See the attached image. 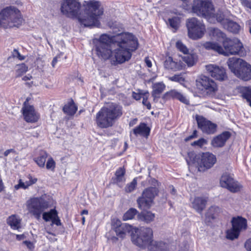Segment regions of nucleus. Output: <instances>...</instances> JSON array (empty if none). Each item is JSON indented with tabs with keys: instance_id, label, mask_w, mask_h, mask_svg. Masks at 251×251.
Returning a JSON list of instances; mask_svg holds the SVG:
<instances>
[{
	"instance_id": "26",
	"label": "nucleus",
	"mask_w": 251,
	"mask_h": 251,
	"mask_svg": "<svg viewBox=\"0 0 251 251\" xmlns=\"http://www.w3.org/2000/svg\"><path fill=\"white\" fill-rule=\"evenodd\" d=\"M126 170L125 167H119L115 173V176L111 178V182L113 184L119 185L120 183L124 182L126 181L125 176Z\"/></svg>"
},
{
	"instance_id": "11",
	"label": "nucleus",
	"mask_w": 251,
	"mask_h": 251,
	"mask_svg": "<svg viewBox=\"0 0 251 251\" xmlns=\"http://www.w3.org/2000/svg\"><path fill=\"white\" fill-rule=\"evenodd\" d=\"M156 195L155 187H149L145 189L142 195L137 200L138 207L142 210L150 209L154 203L155 196Z\"/></svg>"
},
{
	"instance_id": "55",
	"label": "nucleus",
	"mask_w": 251,
	"mask_h": 251,
	"mask_svg": "<svg viewBox=\"0 0 251 251\" xmlns=\"http://www.w3.org/2000/svg\"><path fill=\"white\" fill-rule=\"evenodd\" d=\"M32 76L31 75H27L24 76L22 78V79L24 81H27V80H30L31 79H32Z\"/></svg>"
},
{
	"instance_id": "17",
	"label": "nucleus",
	"mask_w": 251,
	"mask_h": 251,
	"mask_svg": "<svg viewBox=\"0 0 251 251\" xmlns=\"http://www.w3.org/2000/svg\"><path fill=\"white\" fill-rule=\"evenodd\" d=\"M220 184L222 187L227 189L230 192L235 193L239 191L241 188V185L229 174L226 173L223 174L220 179Z\"/></svg>"
},
{
	"instance_id": "53",
	"label": "nucleus",
	"mask_w": 251,
	"mask_h": 251,
	"mask_svg": "<svg viewBox=\"0 0 251 251\" xmlns=\"http://www.w3.org/2000/svg\"><path fill=\"white\" fill-rule=\"evenodd\" d=\"M59 57L58 56H56L53 58V60L51 62V65L53 68H54L56 63L58 62V58Z\"/></svg>"
},
{
	"instance_id": "24",
	"label": "nucleus",
	"mask_w": 251,
	"mask_h": 251,
	"mask_svg": "<svg viewBox=\"0 0 251 251\" xmlns=\"http://www.w3.org/2000/svg\"><path fill=\"white\" fill-rule=\"evenodd\" d=\"M231 134L228 131H225L215 137L211 141V145L215 148L223 147L226 141L229 138Z\"/></svg>"
},
{
	"instance_id": "48",
	"label": "nucleus",
	"mask_w": 251,
	"mask_h": 251,
	"mask_svg": "<svg viewBox=\"0 0 251 251\" xmlns=\"http://www.w3.org/2000/svg\"><path fill=\"white\" fill-rule=\"evenodd\" d=\"M158 251H168V245L160 242L158 244Z\"/></svg>"
},
{
	"instance_id": "32",
	"label": "nucleus",
	"mask_w": 251,
	"mask_h": 251,
	"mask_svg": "<svg viewBox=\"0 0 251 251\" xmlns=\"http://www.w3.org/2000/svg\"><path fill=\"white\" fill-rule=\"evenodd\" d=\"M183 60L189 67L193 66L197 60V56L196 54H188L182 57Z\"/></svg>"
},
{
	"instance_id": "15",
	"label": "nucleus",
	"mask_w": 251,
	"mask_h": 251,
	"mask_svg": "<svg viewBox=\"0 0 251 251\" xmlns=\"http://www.w3.org/2000/svg\"><path fill=\"white\" fill-rule=\"evenodd\" d=\"M215 23H220L225 29L231 32L237 33L240 30V25L236 22L229 20L225 17L222 11H219Z\"/></svg>"
},
{
	"instance_id": "63",
	"label": "nucleus",
	"mask_w": 251,
	"mask_h": 251,
	"mask_svg": "<svg viewBox=\"0 0 251 251\" xmlns=\"http://www.w3.org/2000/svg\"><path fill=\"white\" fill-rule=\"evenodd\" d=\"M81 221H82V225H84L85 224V218L84 217H82V218H81Z\"/></svg>"
},
{
	"instance_id": "31",
	"label": "nucleus",
	"mask_w": 251,
	"mask_h": 251,
	"mask_svg": "<svg viewBox=\"0 0 251 251\" xmlns=\"http://www.w3.org/2000/svg\"><path fill=\"white\" fill-rule=\"evenodd\" d=\"M48 156V154L47 151L41 150L39 152L38 156L34 157L33 160L39 167L44 168Z\"/></svg>"
},
{
	"instance_id": "2",
	"label": "nucleus",
	"mask_w": 251,
	"mask_h": 251,
	"mask_svg": "<svg viewBox=\"0 0 251 251\" xmlns=\"http://www.w3.org/2000/svg\"><path fill=\"white\" fill-rule=\"evenodd\" d=\"M86 12L83 16H79L81 3L78 0H63L61 5V12L66 17L77 18L81 25L85 27H100V19L103 11L100 9L99 1L91 0L85 1Z\"/></svg>"
},
{
	"instance_id": "23",
	"label": "nucleus",
	"mask_w": 251,
	"mask_h": 251,
	"mask_svg": "<svg viewBox=\"0 0 251 251\" xmlns=\"http://www.w3.org/2000/svg\"><path fill=\"white\" fill-rule=\"evenodd\" d=\"M164 65L166 69L174 72L180 71L185 66L181 61L174 60L171 57H169L165 60Z\"/></svg>"
},
{
	"instance_id": "46",
	"label": "nucleus",
	"mask_w": 251,
	"mask_h": 251,
	"mask_svg": "<svg viewBox=\"0 0 251 251\" xmlns=\"http://www.w3.org/2000/svg\"><path fill=\"white\" fill-rule=\"evenodd\" d=\"M149 93H147L144 95V97L143 98L142 103L143 104L146 106L147 108L149 110L151 109V104L150 101L148 100V99L149 97Z\"/></svg>"
},
{
	"instance_id": "56",
	"label": "nucleus",
	"mask_w": 251,
	"mask_h": 251,
	"mask_svg": "<svg viewBox=\"0 0 251 251\" xmlns=\"http://www.w3.org/2000/svg\"><path fill=\"white\" fill-rule=\"evenodd\" d=\"M4 189V185L2 182V180L0 178V193L2 192Z\"/></svg>"
},
{
	"instance_id": "52",
	"label": "nucleus",
	"mask_w": 251,
	"mask_h": 251,
	"mask_svg": "<svg viewBox=\"0 0 251 251\" xmlns=\"http://www.w3.org/2000/svg\"><path fill=\"white\" fill-rule=\"evenodd\" d=\"M138 122V119L137 118H133L130 120L129 122V127H132L134 125H135Z\"/></svg>"
},
{
	"instance_id": "28",
	"label": "nucleus",
	"mask_w": 251,
	"mask_h": 251,
	"mask_svg": "<svg viewBox=\"0 0 251 251\" xmlns=\"http://www.w3.org/2000/svg\"><path fill=\"white\" fill-rule=\"evenodd\" d=\"M207 199L203 197H196L192 202V207L198 212L201 213L205 207Z\"/></svg>"
},
{
	"instance_id": "57",
	"label": "nucleus",
	"mask_w": 251,
	"mask_h": 251,
	"mask_svg": "<svg viewBox=\"0 0 251 251\" xmlns=\"http://www.w3.org/2000/svg\"><path fill=\"white\" fill-rule=\"evenodd\" d=\"M156 85V84H153V96L154 98H155L156 95L157 94V88L155 87V85Z\"/></svg>"
},
{
	"instance_id": "12",
	"label": "nucleus",
	"mask_w": 251,
	"mask_h": 251,
	"mask_svg": "<svg viewBox=\"0 0 251 251\" xmlns=\"http://www.w3.org/2000/svg\"><path fill=\"white\" fill-rule=\"evenodd\" d=\"M30 98L27 97L23 104L21 112L24 120L27 123H37L40 118V114L33 105L29 103Z\"/></svg>"
},
{
	"instance_id": "42",
	"label": "nucleus",
	"mask_w": 251,
	"mask_h": 251,
	"mask_svg": "<svg viewBox=\"0 0 251 251\" xmlns=\"http://www.w3.org/2000/svg\"><path fill=\"white\" fill-rule=\"evenodd\" d=\"M137 184L136 178H134L132 181L127 183L125 187V191L127 193H130L133 191L136 187Z\"/></svg>"
},
{
	"instance_id": "27",
	"label": "nucleus",
	"mask_w": 251,
	"mask_h": 251,
	"mask_svg": "<svg viewBox=\"0 0 251 251\" xmlns=\"http://www.w3.org/2000/svg\"><path fill=\"white\" fill-rule=\"evenodd\" d=\"M78 107L75 103L74 100L71 99L67 103L65 104L63 107L62 111L63 112L70 116H73L76 112Z\"/></svg>"
},
{
	"instance_id": "18",
	"label": "nucleus",
	"mask_w": 251,
	"mask_h": 251,
	"mask_svg": "<svg viewBox=\"0 0 251 251\" xmlns=\"http://www.w3.org/2000/svg\"><path fill=\"white\" fill-rule=\"evenodd\" d=\"M196 120L199 128L206 134H213L216 131L217 125L201 116L197 115Z\"/></svg>"
},
{
	"instance_id": "49",
	"label": "nucleus",
	"mask_w": 251,
	"mask_h": 251,
	"mask_svg": "<svg viewBox=\"0 0 251 251\" xmlns=\"http://www.w3.org/2000/svg\"><path fill=\"white\" fill-rule=\"evenodd\" d=\"M13 55L14 57H17L20 60H23L25 59V56L22 55L16 49L14 50Z\"/></svg>"
},
{
	"instance_id": "6",
	"label": "nucleus",
	"mask_w": 251,
	"mask_h": 251,
	"mask_svg": "<svg viewBox=\"0 0 251 251\" xmlns=\"http://www.w3.org/2000/svg\"><path fill=\"white\" fill-rule=\"evenodd\" d=\"M192 10L197 16L206 19L212 24H215V20L220 11H215L211 0H194Z\"/></svg>"
},
{
	"instance_id": "47",
	"label": "nucleus",
	"mask_w": 251,
	"mask_h": 251,
	"mask_svg": "<svg viewBox=\"0 0 251 251\" xmlns=\"http://www.w3.org/2000/svg\"><path fill=\"white\" fill-rule=\"evenodd\" d=\"M147 93H136L135 92H132V97L134 99L136 100H140L141 99H143L144 97V95Z\"/></svg>"
},
{
	"instance_id": "36",
	"label": "nucleus",
	"mask_w": 251,
	"mask_h": 251,
	"mask_svg": "<svg viewBox=\"0 0 251 251\" xmlns=\"http://www.w3.org/2000/svg\"><path fill=\"white\" fill-rule=\"evenodd\" d=\"M209 30L210 35L215 37L217 40H220L221 38L224 39L225 34L218 28L211 27Z\"/></svg>"
},
{
	"instance_id": "64",
	"label": "nucleus",
	"mask_w": 251,
	"mask_h": 251,
	"mask_svg": "<svg viewBox=\"0 0 251 251\" xmlns=\"http://www.w3.org/2000/svg\"><path fill=\"white\" fill-rule=\"evenodd\" d=\"M10 152V151L9 150H6L5 152H4V155L5 156H7L8 155V154Z\"/></svg>"
},
{
	"instance_id": "50",
	"label": "nucleus",
	"mask_w": 251,
	"mask_h": 251,
	"mask_svg": "<svg viewBox=\"0 0 251 251\" xmlns=\"http://www.w3.org/2000/svg\"><path fill=\"white\" fill-rule=\"evenodd\" d=\"M244 246L248 251H251V238L245 242Z\"/></svg>"
},
{
	"instance_id": "37",
	"label": "nucleus",
	"mask_w": 251,
	"mask_h": 251,
	"mask_svg": "<svg viewBox=\"0 0 251 251\" xmlns=\"http://www.w3.org/2000/svg\"><path fill=\"white\" fill-rule=\"evenodd\" d=\"M240 234L239 230H236L233 227L227 230L226 232V237L227 239L233 240L237 239Z\"/></svg>"
},
{
	"instance_id": "10",
	"label": "nucleus",
	"mask_w": 251,
	"mask_h": 251,
	"mask_svg": "<svg viewBox=\"0 0 251 251\" xmlns=\"http://www.w3.org/2000/svg\"><path fill=\"white\" fill-rule=\"evenodd\" d=\"M188 37L193 40L201 38L206 31L204 24L196 18L188 19L186 23Z\"/></svg>"
},
{
	"instance_id": "25",
	"label": "nucleus",
	"mask_w": 251,
	"mask_h": 251,
	"mask_svg": "<svg viewBox=\"0 0 251 251\" xmlns=\"http://www.w3.org/2000/svg\"><path fill=\"white\" fill-rule=\"evenodd\" d=\"M170 98L177 99L185 104L189 103V100L181 93L176 90H172L167 92L163 96V99L165 100Z\"/></svg>"
},
{
	"instance_id": "22",
	"label": "nucleus",
	"mask_w": 251,
	"mask_h": 251,
	"mask_svg": "<svg viewBox=\"0 0 251 251\" xmlns=\"http://www.w3.org/2000/svg\"><path fill=\"white\" fill-rule=\"evenodd\" d=\"M132 132L135 136H140L148 138L150 134L151 128L144 122H141L132 129Z\"/></svg>"
},
{
	"instance_id": "62",
	"label": "nucleus",
	"mask_w": 251,
	"mask_h": 251,
	"mask_svg": "<svg viewBox=\"0 0 251 251\" xmlns=\"http://www.w3.org/2000/svg\"><path fill=\"white\" fill-rule=\"evenodd\" d=\"M192 135L194 137V138H196L197 137V131L196 130H194Z\"/></svg>"
},
{
	"instance_id": "19",
	"label": "nucleus",
	"mask_w": 251,
	"mask_h": 251,
	"mask_svg": "<svg viewBox=\"0 0 251 251\" xmlns=\"http://www.w3.org/2000/svg\"><path fill=\"white\" fill-rule=\"evenodd\" d=\"M112 226L116 235L122 239L124 238L126 233H129L131 229V226L127 224H121V221L118 220L113 224Z\"/></svg>"
},
{
	"instance_id": "14",
	"label": "nucleus",
	"mask_w": 251,
	"mask_h": 251,
	"mask_svg": "<svg viewBox=\"0 0 251 251\" xmlns=\"http://www.w3.org/2000/svg\"><path fill=\"white\" fill-rule=\"evenodd\" d=\"M27 205L29 209L37 218H39L42 212L48 207V202L41 197L31 198L27 202Z\"/></svg>"
},
{
	"instance_id": "60",
	"label": "nucleus",
	"mask_w": 251,
	"mask_h": 251,
	"mask_svg": "<svg viewBox=\"0 0 251 251\" xmlns=\"http://www.w3.org/2000/svg\"><path fill=\"white\" fill-rule=\"evenodd\" d=\"M166 201V194H163V197L161 200L162 202H165Z\"/></svg>"
},
{
	"instance_id": "1",
	"label": "nucleus",
	"mask_w": 251,
	"mask_h": 251,
	"mask_svg": "<svg viewBox=\"0 0 251 251\" xmlns=\"http://www.w3.org/2000/svg\"><path fill=\"white\" fill-rule=\"evenodd\" d=\"M138 47L137 39L129 32L115 35L101 34L95 44L98 57L104 61L110 60L112 65L121 64L129 60L132 52Z\"/></svg>"
},
{
	"instance_id": "44",
	"label": "nucleus",
	"mask_w": 251,
	"mask_h": 251,
	"mask_svg": "<svg viewBox=\"0 0 251 251\" xmlns=\"http://www.w3.org/2000/svg\"><path fill=\"white\" fill-rule=\"evenodd\" d=\"M169 79L172 81L177 82L180 84H182L184 82V78L181 75H175L169 77Z\"/></svg>"
},
{
	"instance_id": "30",
	"label": "nucleus",
	"mask_w": 251,
	"mask_h": 251,
	"mask_svg": "<svg viewBox=\"0 0 251 251\" xmlns=\"http://www.w3.org/2000/svg\"><path fill=\"white\" fill-rule=\"evenodd\" d=\"M155 218L154 214L150 211L143 210L137 215V218L139 221L149 223L152 221Z\"/></svg>"
},
{
	"instance_id": "3",
	"label": "nucleus",
	"mask_w": 251,
	"mask_h": 251,
	"mask_svg": "<svg viewBox=\"0 0 251 251\" xmlns=\"http://www.w3.org/2000/svg\"><path fill=\"white\" fill-rule=\"evenodd\" d=\"M123 114L122 105L116 102H108L96 113L95 121L99 128H107L113 126Z\"/></svg>"
},
{
	"instance_id": "13",
	"label": "nucleus",
	"mask_w": 251,
	"mask_h": 251,
	"mask_svg": "<svg viewBox=\"0 0 251 251\" xmlns=\"http://www.w3.org/2000/svg\"><path fill=\"white\" fill-rule=\"evenodd\" d=\"M197 86L210 97L214 96L218 90V86L216 82L206 76H202L199 80H197Z\"/></svg>"
},
{
	"instance_id": "41",
	"label": "nucleus",
	"mask_w": 251,
	"mask_h": 251,
	"mask_svg": "<svg viewBox=\"0 0 251 251\" xmlns=\"http://www.w3.org/2000/svg\"><path fill=\"white\" fill-rule=\"evenodd\" d=\"M46 169L51 172H54L56 167V163L52 157H50L47 161L46 165Z\"/></svg>"
},
{
	"instance_id": "51",
	"label": "nucleus",
	"mask_w": 251,
	"mask_h": 251,
	"mask_svg": "<svg viewBox=\"0 0 251 251\" xmlns=\"http://www.w3.org/2000/svg\"><path fill=\"white\" fill-rule=\"evenodd\" d=\"M166 86L163 82L158 83V94L161 93L165 89Z\"/></svg>"
},
{
	"instance_id": "29",
	"label": "nucleus",
	"mask_w": 251,
	"mask_h": 251,
	"mask_svg": "<svg viewBox=\"0 0 251 251\" xmlns=\"http://www.w3.org/2000/svg\"><path fill=\"white\" fill-rule=\"evenodd\" d=\"M232 226L240 232L245 230L247 227V222L246 219L241 217L233 218L232 220Z\"/></svg>"
},
{
	"instance_id": "9",
	"label": "nucleus",
	"mask_w": 251,
	"mask_h": 251,
	"mask_svg": "<svg viewBox=\"0 0 251 251\" xmlns=\"http://www.w3.org/2000/svg\"><path fill=\"white\" fill-rule=\"evenodd\" d=\"M216 157L209 152L203 153L201 155H196L193 160H187L189 165L192 164L196 166L200 172H203L211 168L216 162Z\"/></svg>"
},
{
	"instance_id": "5",
	"label": "nucleus",
	"mask_w": 251,
	"mask_h": 251,
	"mask_svg": "<svg viewBox=\"0 0 251 251\" xmlns=\"http://www.w3.org/2000/svg\"><path fill=\"white\" fill-rule=\"evenodd\" d=\"M24 20L20 10L14 6H8L0 11V27L4 29L19 27Z\"/></svg>"
},
{
	"instance_id": "7",
	"label": "nucleus",
	"mask_w": 251,
	"mask_h": 251,
	"mask_svg": "<svg viewBox=\"0 0 251 251\" xmlns=\"http://www.w3.org/2000/svg\"><path fill=\"white\" fill-rule=\"evenodd\" d=\"M136 232V235L131 236V240L134 245L142 249L148 247L149 251H157V242L153 240L151 228L141 227Z\"/></svg>"
},
{
	"instance_id": "45",
	"label": "nucleus",
	"mask_w": 251,
	"mask_h": 251,
	"mask_svg": "<svg viewBox=\"0 0 251 251\" xmlns=\"http://www.w3.org/2000/svg\"><path fill=\"white\" fill-rule=\"evenodd\" d=\"M207 141L205 139L201 138L197 141H195L191 143V145L193 146H198L201 148L204 145L207 144Z\"/></svg>"
},
{
	"instance_id": "4",
	"label": "nucleus",
	"mask_w": 251,
	"mask_h": 251,
	"mask_svg": "<svg viewBox=\"0 0 251 251\" xmlns=\"http://www.w3.org/2000/svg\"><path fill=\"white\" fill-rule=\"evenodd\" d=\"M223 48L216 43L207 42L203 44V46L206 49L213 50L225 56L238 55L244 56L246 54L242 43L237 39L226 38L223 41Z\"/></svg>"
},
{
	"instance_id": "34",
	"label": "nucleus",
	"mask_w": 251,
	"mask_h": 251,
	"mask_svg": "<svg viewBox=\"0 0 251 251\" xmlns=\"http://www.w3.org/2000/svg\"><path fill=\"white\" fill-rule=\"evenodd\" d=\"M139 213L137 210L134 208H129L123 215V220L127 221L133 219L134 217Z\"/></svg>"
},
{
	"instance_id": "61",
	"label": "nucleus",
	"mask_w": 251,
	"mask_h": 251,
	"mask_svg": "<svg viewBox=\"0 0 251 251\" xmlns=\"http://www.w3.org/2000/svg\"><path fill=\"white\" fill-rule=\"evenodd\" d=\"M111 239L113 242H116L118 240V238L115 236H113L111 237Z\"/></svg>"
},
{
	"instance_id": "43",
	"label": "nucleus",
	"mask_w": 251,
	"mask_h": 251,
	"mask_svg": "<svg viewBox=\"0 0 251 251\" xmlns=\"http://www.w3.org/2000/svg\"><path fill=\"white\" fill-rule=\"evenodd\" d=\"M176 47L177 50L186 55L188 53L189 50L188 48L180 41L176 42Z\"/></svg>"
},
{
	"instance_id": "35",
	"label": "nucleus",
	"mask_w": 251,
	"mask_h": 251,
	"mask_svg": "<svg viewBox=\"0 0 251 251\" xmlns=\"http://www.w3.org/2000/svg\"><path fill=\"white\" fill-rule=\"evenodd\" d=\"M220 209L217 206H211L207 210L205 216L206 219L209 221L210 219H213L215 217V215L219 211Z\"/></svg>"
},
{
	"instance_id": "16",
	"label": "nucleus",
	"mask_w": 251,
	"mask_h": 251,
	"mask_svg": "<svg viewBox=\"0 0 251 251\" xmlns=\"http://www.w3.org/2000/svg\"><path fill=\"white\" fill-rule=\"evenodd\" d=\"M205 68L208 75L218 80L224 81L227 78L226 70L223 67L208 64L205 66Z\"/></svg>"
},
{
	"instance_id": "8",
	"label": "nucleus",
	"mask_w": 251,
	"mask_h": 251,
	"mask_svg": "<svg viewBox=\"0 0 251 251\" xmlns=\"http://www.w3.org/2000/svg\"><path fill=\"white\" fill-rule=\"evenodd\" d=\"M227 64L231 71L238 78L244 81L251 79V65L243 59L229 58Z\"/></svg>"
},
{
	"instance_id": "38",
	"label": "nucleus",
	"mask_w": 251,
	"mask_h": 251,
	"mask_svg": "<svg viewBox=\"0 0 251 251\" xmlns=\"http://www.w3.org/2000/svg\"><path fill=\"white\" fill-rule=\"evenodd\" d=\"M16 76L19 77L25 73L28 70L27 66L25 63H21L16 65Z\"/></svg>"
},
{
	"instance_id": "58",
	"label": "nucleus",
	"mask_w": 251,
	"mask_h": 251,
	"mask_svg": "<svg viewBox=\"0 0 251 251\" xmlns=\"http://www.w3.org/2000/svg\"><path fill=\"white\" fill-rule=\"evenodd\" d=\"M195 138L192 135H191L190 136H189L188 137H186L185 139V141H188L192 139H194Z\"/></svg>"
},
{
	"instance_id": "39",
	"label": "nucleus",
	"mask_w": 251,
	"mask_h": 251,
	"mask_svg": "<svg viewBox=\"0 0 251 251\" xmlns=\"http://www.w3.org/2000/svg\"><path fill=\"white\" fill-rule=\"evenodd\" d=\"M7 224L13 228L18 229L20 227V222L15 215H12L7 219Z\"/></svg>"
},
{
	"instance_id": "40",
	"label": "nucleus",
	"mask_w": 251,
	"mask_h": 251,
	"mask_svg": "<svg viewBox=\"0 0 251 251\" xmlns=\"http://www.w3.org/2000/svg\"><path fill=\"white\" fill-rule=\"evenodd\" d=\"M180 18L177 17H175L168 20V24L174 30L178 29L180 25Z\"/></svg>"
},
{
	"instance_id": "33",
	"label": "nucleus",
	"mask_w": 251,
	"mask_h": 251,
	"mask_svg": "<svg viewBox=\"0 0 251 251\" xmlns=\"http://www.w3.org/2000/svg\"><path fill=\"white\" fill-rule=\"evenodd\" d=\"M240 91L242 97L247 100L251 106V87H242Z\"/></svg>"
},
{
	"instance_id": "20",
	"label": "nucleus",
	"mask_w": 251,
	"mask_h": 251,
	"mask_svg": "<svg viewBox=\"0 0 251 251\" xmlns=\"http://www.w3.org/2000/svg\"><path fill=\"white\" fill-rule=\"evenodd\" d=\"M43 219L46 222L51 221V225H55L57 226L62 225L61 220L58 217V212L55 208L51 209L48 212L43 213Z\"/></svg>"
},
{
	"instance_id": "54",
	"label": "nucleus",
	"mask_w": 251,
	"mask_h": 251,
	"mask_svg": "<svg viewBox=\"0 0 251 251\" xmlns=\"http://www.w3.org/2000/svg\"><path fill=\"white\" fill-rule=\"evenodd\" d=\"M145 61V63L146 64V65L148 67L150 68L151 67V66H152L151 62V60L148 58V57H146Z\"/></svg>"
},
{
	"instance_id": "21",
	"label": "nucleus",
	"mask_w": 251,
	"mask_h": 251,
	"mask_svg": "<svg viewBox=\"0 0 251 251\" xmlns=\"http://www.w3.org/2000/svg\"><path fill=\"white\" fill-rule=\"evenodd\" d=\"M25 177L28 179V180H25L24 181L22 179H20L18 180V183L14 186V189L18 190L20 189H23L26 190L28 188L35 184L38 181V178L31 174H28L25 176Z\"/></svg>"
},
{
	"instance_id": "59",
	"label": "nucleus",
	"mask_w": 251,
	"mask_h": 251,
	"mask_svg": "<svg viewBox=\"0 0 251 251\" xmlns=\"http://www.w3.org/2000/svg\"><path fill=\"white\" fill-rule=\"evenodd\" d=\"M81 215H88V211L86 209L83 210L81 213Z\"/></svg>"
}]
</instances>
